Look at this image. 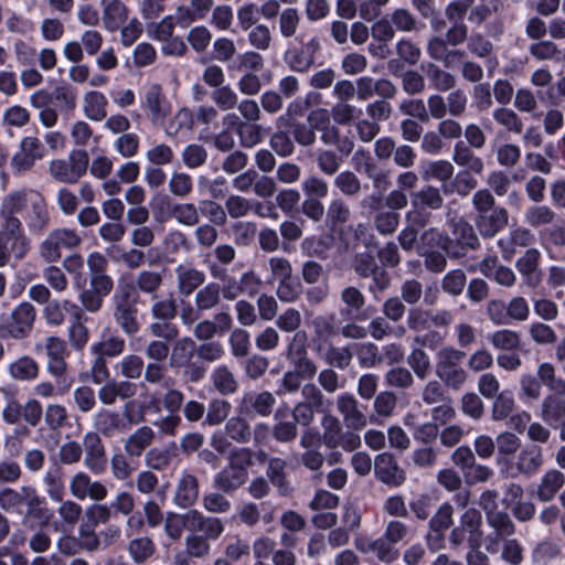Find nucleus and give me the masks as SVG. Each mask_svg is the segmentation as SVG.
Segmentation results:
<instances>
[{
    "label": "nucleus",
    "instance_id": "nucleus-11",
    "mask_svg": "<svg viewBox=\"0 0 565 565\" xmlns=\"http://www.w3.org/2000/svg\"><path fill=\"white\" fill-rule=\"evenodd\" d=\"M89 157L86 150H72L67 159H55L49 164L50 175L57 182L76 183L87 171Z\"/></svg>",
    "mask_w": 565,
    "mask_h": 565
},
{
    "label": "nucleus",
    "instance_id": "nucleus-5",
    "mask_svg": "<svg viewBox=\"0 0 565 565\" xmlns=\"http://www.w3.org/2000/svg\"><path fill=\"white\" fill-rule=\"evenodd\" d=\"M465 351L452 345L439 348L436 352L435 375L450 391H460L469 381V373L462 362Z\"/></svg>",
    "mask_w": 565,
    "mask_h": 565
},
{
    "label": "nucleus",
    "instance_id": "nucleus-27",
    "mask_svg": "<svg viewBox=\"0 0 565 565\" xmlns=\"http://www.w3.org/2000/svg\"><path fill=\"white\" fill-rule=\"evenodd\" d=\"M354 172L364 174L372 181L374 188L381 186L387 175L384 173L369 150L364 148L356 149L351 159Z\"/></svg>",
    "mask_w": 565,
    "mask_h": 565
},
{
    "label": "nucleus",
    "instance_id": "nucleus-43",
    "mask_svg": "<svg viewBox=\"0 0 565 565\" xmlns=\"http://www.w3.org/2000/svg\"><path fill=\"white\" fill-rule=\"evenodd\" d=\"M541 418L554 427L563 425L565 423V399L556 394L546 395L541 405Z\"/></svg>",
    "mask_w": 565,
    "mask_h": 565
},
{
    "label": "nucleus",
    "instance_id": "nucleus-17",
    "mask_svg": "<svg viewBox=\"0 0 565 565\" xmlns=\"http://www.w3.org/2000/svg\"><path fill=\"white\" fill-rule=\"evenodd\" d=\"M449 258L460 259L466 257L468 250H477L481 246L479 233L466 220L465 222L449 228Z\"/></svg>",
    "mask_w": 565,
    "mask_h": 565
},
{
    "label": "nucleus",
    "instance_id": "nucleus-51",
    "mask_svg": "<svg viewBox=\"0 0 565 565\" xmlns=\"http://www.w3.org/2000/svg\"><path fill=\"white\" fill-rule=\"evenodd\" d=\"M169 215L179 225L193 227L200 223L199 207L192 202H174L169 205Z\"/></svg>",
    "mask_w": 565,
    "mask_h": 565
},
{
    "label": "nucleus",
    "instance_id": "nucleus-18",
    "mask_svg": "<svg viewBox=\"0 0 565 565\" xmlns=\"http://www.w3.org/2000/svg\"><path fill=\"white\" fill-rule=\"evenodd\" d=\"M83 462L93 475H103L107 468L106 447L98 433L86 431L82 437Z\"/></svg>",
    "mask_w": 565,
    "mask_h": 565
},
{
    "label": "nucleus",
    "instance_id": "nucleus-28",
    "mask_svg": "<svg viewBox=\"0 0 565 565\" xmlns=\"http://www.w3.org/2000/svg\"><path fill=\"white\" fill-rule=\"evenodd\" d=\"M199 493V479L194 475L185 471L177 481L173 503L178 508L186 509L188 511L196 503Z\"/></svg>",
    "mask_w": 565,
    "mask_h": 565
},
{
    "label": "nucleus",
    "instance_id": "nucleus-25",
    "mask_svg": "<svg viewBox=\"0 0 565 565\" xmlns=\"http://www.w3.org/2000/svg\"><path fill=\"white\" fill-rule=\"evenodd\" d=\"M130 285L137 295H149L151 299L158 298V292L163 285V273L150 269L139 271L135 280L130 278L120 277L117 285Z\"/></svg>",
    "mask_w": 565,
    "mask_h": 565
},
{
    "label": "nucleus",
    "instance_id": "nucleus-47",
    "mask_svg": "<svg viewBox=\"0 0 565 565\" xmlns=\"http://www.w3.org/2000/svg\"><path fill=\"white\" fill-rule=\"evenodd\" d=\"M450 235L438 227H428L420 234L417 253L441 249L449 257Z\"/></svg>",
    "mask_w": 565,
    "mask_h": 565
},
{
    "label": "nucleus",
    "instance_id": "nucleus-49",
    "mask_svg": "<svg viewBox=\"0 0 565 565\" xmlns=\"http://www.w3.org/2000/svg\"><path fill=\"white\" fill-rule=\"evenodd\" d=\"M565 476L556 469L547 470L541 478L537 486L536 495L540 501L548 502L554 499L556 493L563 488Z\"/></svg>",
    "mask_w": 565,
    "mask_h": 565
},
{
    "label": "nucleus",
    "instance_id": "nucleus-21",
    "mask_svg": "<svg viewBox=\"0 0 565 565\" xmlns=\"http://www.w3.org/2000/svg\"><path fill=\"white\" fill-rule=\"evenodd\" d=\"M374 475L380 482L390 488H398L406 481L405 470L391 452H382L375 457Z\"/></svg>",
    "mask_w": 565,
    "mask_h": 565
},
{
    "label": "nucleus",
    "instance_id": "nucleus-53",
    "mask_svg": "<svg viewBox=\"0 0 565 565\" xmlns=\"http://www.w3.org/2000/svg\"><path fill=\"white\" fill-rule=\"evenodd\" d=\"M333 185L343 196L348 198L360 196L363 188H366L360 177L352 170L339 172L333 179Z\"/></svg>",
    "mask_w": 565,
    "mask_h": 565
},
{
    "label": "nucleus",
    "instance_id": "nucleus-12",
    "mask_svg": "<svg viewBox=\"0 0 565 565\" xmlns=\"http://www.w3.org/2000/svg\"><path fill=\"white\" fill-rule=\"evenodd\" d=\"M82 244L81 235L66 227L51 231L39 246V254L46 263H56L61 259V249H73Z\"/></svg>",
    "mask_w": 565,
    "mask_h": 565
},
{
    "label": "nucleus",
    "instance_id": "nucleus-55",
    "mask_svg": "<svg viewBox=\"0 0 565 565\" xmlns=\"http://www.w3.org/2000/svg\"><path fill=\"white\" fill-rule=\"evenodd\" d=\"M191 509L184 513L168 512L163 519L164 533L172 542L181 540L184 531L189 532Z\"/></svg>",
    "mask_w": 565,
    "mask_h": 565
},
{
    "label": "nucleus",
    "instance_id": "nucleus-40",
    "mask_svg": "<svg viewBox=\"0 0 565 565\" xmlns=\"http://www.w3.org/2000/svg\"><path fill=\"white\" fill-rule=\"evenodd\" d=\"M286 468L287 461L280 457H271V459H268L266 467L267 480L281 495H289L294 491L287 478Z\"/></svg>",
    "mask_w": 565,
    "mask_h": 565
},
{
    "label": "nucleus",
    "instance_id": "nucleus-10",
    "mask_svg": "<svg viewBox=\"0 0 565 565\" xmlns=\"http://www.w3.org/2000/svg\"><path fill=\"white\" fill-rule=\"evenodd\" d=\"M543 463V449L535 444H525L505 462L502 471L512 478H531L541 470Z\"/></svg>",
    "mask_w": 565,
    "mask_h": 565
},
{
    "label": "nucleus",
    "instance_id": "nucleus-26",
    "mask_svg": "<svg viewBox=\"0 0 565 565\" xmlns=\"http://www.w3.org/2000/svg\"><path fill=\"white\" fill-rule=\"evenodd\" d=\"M337 409L341 414L348 428L362 430L367 425L366 415L359 408V401L351 393H343L337 397Z\"/></svg>",
    "mask_w": 565,
    "mask_h": 565
},
{
    "label": "nucleus",
    "instance_id": "nucleus-58",
    "mask_svg": "<svg viewBox=\"0 0 565 565\" xmlns=\"http://www.w3.org/2000/svg\"><path fill=\"white\" fill-rule=\"evenodd\" d=\"M194 341L184 337L177 340L171 349L169 365L171 369H181L189 364L194 355Z\"/></svg>",
    "mask_w": 565,
    "mask_h": 565
},
{
    "label": "nucleus",
    "instance_id": "nucleus-60",
    "mask_svg": "<svg viewBox=\"0 0 565 565\" xmlns=\"http://www.w3.org/2000/svg\"><path fill=\"white\" fill-rule=\"evenodd\" d=\"M384 382L387 387L408 391L415 385V376L408 367L396 365L384 374Z\"/></svg>",
    "mask_w": 565,
    "mask_h": 565
},
{
    "label": "nucleus",
    "instance_id": "nucleus-33",
    "mask_svg": "<svg viewBox=\"0 0 565 565\" xmlns=\"http://www.w3.org/2000/svg\"><path fill=\"white\" fill-rule=\"evenodd\" d=\"M313 350L326 364L340 370L347 369L353 359V353L349 347H337L332 340L315 345Z\"/></svg>",
    "mask_w": 565,
    "mask_h": 565
},
{
    "label": "nucleus",
    "instance_id": "nucleus-41",
    "mask_svg": "<svg viewBox=\"0 0 565 565\" xmlns=\"http://www.w3.org/2000/svg\"><path fill=\"white\" fill-rule=\"evenodd\" d=\"M318 108L311 110L305 122L297 121L292 124L291 134L294 140L301 147H312L317 141L318 132Z\"/></svg>",
    "mask_w": 565,
    "mask_h": 565
},
{
    "label": "nucleus",
    "instance_id": "nucleus-52",
    "mask_svg": "<svg viewBox=\"0 0 565 565\" xmlns=\"http://www.w3.org/2000/svg\"><path fill=\"white\" fill-rule=\"evenodd\" d=\"M326 223L331 230H337L348 223L352 217V211L343 198H334L326 210Z\"/></svg>",
    "mask_w": 565,
    "mask_h": 565
},
{
    "label": "nucleus",
    "instance_id": "nucleus-2",
    "mask_svg": "<svg viewBox=\"0 0 565 565\" xmlns=\"http://www.w3.org/2000/svg\"><path fill=\"white\" fill-rule=\"evenodd\" d=\"M476 212L475 225L482 238H492L509 224V212L505 207L497 205L490 189H479L471 198Z\"/></svg>",
    "mask_w": 565,
    "mask_h": 565
},
{
    "label": "nucleus",
    "instance_id": "nucleus-6",
    "mask_svg": "<svg viewBox=\"0 0 565 565\" xmlns=\"http://www.w3.org/2000/svg\"><path fill=\"white\" fill-rule=\"evenodd\" d=\"M43 499L38 494L33 487L25 486L20 489L3 488L0 490V508L10 513H21V508L25 505L28 508L26 513L22 519V523L33 529L32 520L41 518L44 514V509L41 508Z\"/></svg>",
    "mask_w": 565,
    "mask_h": 565
},
{
    "label": "nucleus",
    "instance_id": "nucleus-61",
    "mask_svg": "<svg viewBox=\"0 0 565 565\" xmlns=\"http://www.w3.org/2000/svg\"><path fill=\"white\" fill-rule=\"evenodd\" d=\"M373 402L374 414L370 417V422L377 423V417L388 418L394 414L397 406V396L392 391H383L375 395Z\"/></svg>",
    "mask_w": 565,
    "mask_h": 565
},
{
    "label": "nucleus",
    "instance_id": "nucleus-45",
    "mask_svg": "<svg viewBox=\"0 0 565 565\" xmlns=\"http://www.w3.org/2000/svg\"><path fill=\"white\" fill-rule=\"evenodd\" d=\"M486 521L493 530V532L487 536V541L494 545H497L500 540H504L512 535L515 531L512 519L504 511H497L486 515Z\"/></svg>",
    "mask_w": 565,
    "mask_h": 565
},
{
    "label": "nucleus",
    "instance_id": "nucleus-63",
    "mask_svg": "<svg viewBox=\"0 0 565 565\" xmlns=\"http://www.w3.org/2000/svg\"><path fill=\"white\" fill-rule=\"evenodd\" d=\"M39 372V364L28 355L17 359L9 365V374L17 381H32L38 377Z\"/></svg>",
    "mask_w": 565,
    "mask_h": 565
},
{
    "label": "nucleus",
    "instance_id": "nucleus-57",
    "mask_svg": "<svg viewBox=\"0 0 565 565\" xmlns=\"http://www.w3.org/2000/svg\"><path fill=\"white\" fill-rule=\"evenodd\" d=\"M193 302L198 305L203 313L216 309L221 303L218 295V282L211 281L194 292Z\"/></svg>",
    "mask_w": 565,
    "mask_h": 565
},
{
    "label": "nucleus",
    "instance_id": "nucleus-59",
    "mask_svg": "<svg viewBox=\"0 0 565 565\" xmlns=\"http://www.w3.org/2000/svg\"><path fill=\"white\" fill-rule=\"evenodd\" d=\"M274 439L281 444H290L297 439L298 424L294 420L284 419L280 409L275 413V424L271 428Z\"/></svg>",
    "mask_w": 565,
    "mask_h": 565
},
{
    "label": "nucleus",
    "instance_id": "nucleus-19",
    "mask_svg": "<svg viewBox=\"0 0 565 565\" xmlns=\"http://www.w3.org/2000/svg\"><path fill=\"white\" fill-rule=\"evenodd\" d=\"M430 213L424 211H408L405 214V225L401 230L397 241L405 252H417L419 245L420 230L425 228L430 222Z\"/></svg>",
    "mask_w": 565,
    "mask_h": 565
},
{
    "label": "nucleus",
    "instance_id": "nucleus-54",
    "mask_svg": "<svg viewBox=\"0 0 565 565\" xmlns=\"http://www.w3.org/2000/svg\"><path fill=\"white\" fill-rule=\"evenodd\" d=\"M301 24V15L296 8L284 9L278 15V32L285 40L301 38L303 33L298 34Z\"/></svg>",
    "mask_w": 565,
    "mask_h": 565
},
{
    "label": "nucleus",
    "instance_id": "nucleus-50",
    "mask_svg": "<svg viewBox=\"0 0 565 565\" xmlns=\"http://www.w3.org/2000/svg\"><path fill=\"white\" fill-rule=\"evenodd\" d=\"M108 100L98 90H89L83 97V113L93 121H102L107 116Z\"/></svg>",
    "mask_w": 565,
    "mask_h": 565
},
{
    "label": "nucleus",
    "instance_id": "nucleus-31",
    "mask_svg": "<svg viewBox=\"0 0 565 565\" xmlns=\"http://www.w3.org/2000/svg\"><path fill=\"white\" fill-rule=\"evenodd\" d=\"M42 158V143L35 137H25L20 143V150L13 156L11 166L17 172L30 170L38 159Z\"/></svg>",
    "mask_w": 565,
    "mask_h": 565
},
{
    "label": "nucleus",
    "instance_id": "nucleus-39",
    "mask_svg": "<svg viewBox=\"0 0 565 565\" xmlns=\"http://www.w3.org/2000/svg\"><path fill=\"white\" fill-rule=\"evenodd\" d=\"M444 202L440 190L431 184L425 185L411 194L412 211H437L444 206Z\"/></svg>",
    "mask_w": 565,
    "mask_h": 565
},
{
    "label": "nucleus",
    "instance_id": "nucleus-62",
    "mask_svg": "<svg viewBox=\"0 0 565 565\" xmlns=\"http://www.w3.org/2000/svg\"><path fill=\"white\" fill-rule=\"evenodd\" d=\"M215 390L222 395L234 394L238 390V381L227 365L217 366L211 374Z\"/></svg>",
    "mask_w": 565,
    "mask_h": 565
},
{
    "label": "nucleus",
    "instance_id": "nucleus-46",
    "mask_svg": "<svg viewBox=\"0 0 565 565\" xmlns=\"http://www.w3.org/2000/svg\"><path fill=\"white\" fill-rule=\"evenodd\" d=\"M495 449L498 451L497 463L501 466V469L523 446L521 438L516 436L515 433L509 430L498 434L495 437Z\"/></svg>",
    "mask_w": 565,
    "mask_h": 565
},
{
    "label": "nucleus",
    "instance_id": "nucleus-34",
    "mask_svg": "<svg viewBox=\"0 0 565 565\" xmlns=\"http://www.w3.org/2000/svg\"><path fill=\"white\" fill-rule=\"evenodd\" d=\"M335 312L319 313L310 321L313 347L331 341L339 334L340 326Z\"/></svg>",
    "mask_w": 565,
    "mask_h": 565
},
{
    "label": "nucleus",
    "instance_id": "nucleus-23",
    "mask_svg": "<svg viewBox=\"0 0 565 565\" xmlns=\"http://www.w3.org/2000/svg\"><path fill=\"white\" fill-rule=\"evenodd\" d=\"M142 107L152 124L158 125L164 121L170 113V104L159 84H151L146 88Z\"/></svg>",
    "mask_w": 565,
    "mask_h": 565
},
{
    "label": "nucleus",
    "instance_id": "nucleus-1",
    "mask_svg": "<svg viewBox=\"0 0 565 565\" xmlns=\"http://www.w3.org/2000/svg\"><path fill=\"white\" fill-rule=\"evenodd\" d=\"M89 373L92 382L99 385L97 388V399L103 406H113L118 401L134 399L137 394V384L130 381H119L110 377L109 367L106 359L99 354H94Z\"/></svg>",
    "mask_w": 565,
    "mask_h": 565
},
{
    "label": "nucleus",
    "instance_id": "nucleus-38",
    "mask_svg": "<svg viewBox=\"0 0 565 565\" xmlns=\"http://www.w3.org/2000/svg\"><path fill=\"white\" fill-rule=\"evenodd\" d=\"M395 544L381 536L374 540L356 542V548L362 553H372L375 557L385 564L395 562L399 552L394 547Z\"/></svg>",
    "mask_w": 565,
    "mask_h": 565
},
{
    "label": "nucleus",
    "instance_id": "nucleus-56",
    "mask_svg": "<svg viewBox=\"0 0 565 565\" xmlns=\"http://www.w3.org/2000/svg\"><path fill=\"white\" fill-rule=\"evenodd\" d=\"M408 369L414 376L420 381H426L433 370L430 356L423 348H414L407 355Z\"/></svg>",
    "mask_w": 565,
    "mask_h": 565
},
{
    "label": "nucleus",
    "instance_id": "nucleus-22",
    "mask_svg": "<svg viewBox=\"0 0 565 565\" xmlns=\"http://www.w3.org/2000/svg\"><path fill=\"white\" fill-rule=\"evenodd\" d=\"M224 531L225 524L220 518L205 514L198 509H191L190 533L214 542L223 535Z\"/></svg>",
    "mask_w": 565,
    "mask_h": 565
},
{
    "label": "nucleus",
    "instance_id": "nucleus-9",
    "mask_svg": "<svg viewBox=\"0 0 565 565\" xmlns=\"http://www.w3.org/2000/svg\"><path fill=\"white\" fill-rule=\"evenodd\" d=\"M482 514L476 508L466 509L460 518L459 524L454 526L449 534V543L454 550L460 547L465 542L469 547H480L483 536Z\"/></svg>",
    "mask_w": 565,
    "mask_h": 565
},
{
    "label": "nucleus",
    "instance_id": "nucleus-48",
    "mask_svg": "<svg viewBox=\"0 0 565 565\" xmlns=\"http://www.w3.org/2000/svg\"><path fill=\"white\" fill-rule=\"evenodd\" d=\"M422 70L425 72L430 86L437 92H449L457 84V78L452 73L433 62L423 65Z\"/></svg>",
    "mask_w": 565,
    "mask_h": 565
},
{
    "label": "nucleus",
    "instance_id": "nucleus-13",
    "mask_svg": "<svg viewBox=\"0 0 565 565\" xmlns=\"http://www.w3.org/2000/svg\"><path fill=\"white\" fill-rule=\"evenodd\" d=\"M299 45L290 44L284 53V61L290 70L299 73L308 72L315 64L316 54L321 45L317 36L297 38Z\"/></svg>",
    "mask_w": 565,
    "mask_h": 565
},
{
    "label": "nucleus",
    "instance_id": "nucleus-36",
    "mask_svg": "<svg viewBox=\"0 0 565 565\" xmlns=\"http://www.w3.org/2000/svg\"><path fill=\"white\" fill-rule=\"evenodd\" d=\"M534 242V235L523 226L512 228L508 236L498 241V247L503 259L509 260L515 254L518 247H527Z\"/></svg>",
    "mask_w": 565,
    "mask_h": 565
},
{
    "label": "nucleus",
    "instance_id": "nucleus-32",
    "mask_svg": "<svg viewBox=\"0 0 565 565\" xmlns=\"http://www.w3.org/2000/svg\"><path fill=\"white\" fill-rule=\"evenodd\" d=\"M340 301L343 308L340 310V317L343 320H362L364 317L361 315L366 298L364 294L355 286H345L340 291Z\"/></svg>",
    "mask_w": 565,
    "mask_h": 565
},
{
    "label": "nucleus",
    "instance_id": "nucleus-15",
    "mask_svg": "<svg viewBox=\"0 0 565 565\" xmlns=\"http://www.w3.org/2000/svg\"><path fill=\"white\" fill-rule=\"evenodd\" d=\"M68 490L71 495L78 500L104 501L108 497L107 486L100 480L93 479L88 471L77 470L70 478Z\"/></svg>",
    "mask_w": 565,
    "mask_h": 565
},
{
    "label": "nucleus",
    "instance_id": "nucleus-4",
    "mask_svg": "<svg viewBox=\"0 0 565 565\" xmlns=\"http://www.w3.org/2000/svg\"><path fill=\"white\" fill-rule=\"evenodd\" d=\"M139 295L130 285H117L111 296L113 319L127 337L141 329L139 321Z\"/></svg>",
    "mask_w": 565,
    "mask_h": 565
},
{
    "label": "nucleus",
    "instance_id": "nucleus-44",
    "mask_svg": "<svg viewBox=\"0 0 565 565\" xmlns=\"http://www.w3.org/2000/svg\"><path fill=\"white\" fill-rule=\"evenodd\" d=\"M25 223L32 234H42L50 223V215L46 202L42 194L39 192L32 203V210L25 215Z\"/></svg>",
    "mask_w": 565,
    "mask_h": 565
},
{
    "label": "nucleus",
    "instance_id": "nucleus-24",
    "mask_svg": "<svg viewBox=\"0 0 565 565\" xmlns=\"http://www.w3.org/2000/svg\"><path fill=\"white\" fill-rule=\"evenodd\" d=\"M177 289L182 296H190L205 285L206 274L191 263H180L174 268Z\"/></svg>",
    "mask_w": 565,
    "mask_h": 565
},
{
    "label": "nucleus",
    "instance_id": "nucleus-42",
    "mask_svg": "<svg viewBox=\"0 0 565 565\" xmlns=\"http://www.w3.org/2000/svg\"><path fill=\"white\" fill-rule=\"evenodd\" d=\"M451 160L458 167L466 169L468 172L481 174L484 170L483 160L478 157L472 148L463 141H458L452 150Z\"/></svg>",
    "mask_w": 565,
    "mask_h": 565
},
{
    "label": "nucleus",
    "instance_id": "nucleus-35",
    "mask_svg": "<svg viewBox=\"0 0 565 565\" xmlns=\"http://www.w3.org/2000/svg\"><path fill=\"white\" fill-rule=\"evenodd\" d=\"M29 247L28 239L20 232H0V266H4L10 255L22 258Z\"/></svg>",
    "mask_w": 565,
    "mask_h": 565
},
{
    "label": "nucleus",
    "instance_id": "nucleus-64",
    "mask_svg": "<svg viewBox=\"0 0 565 565\" xmlns=\"http://www.w3.org/2000/svg\"><path fill=\"white\" fill-rule=\"evenodd\" d=\"M489 342L494 350L516 351L521 347V334L515 330L500 329L489 335Z\"/></svg>",
    "mask_w": 565,
    "mask_h": 565
},
{
    "label": "nucleus",
    "instance_id": "nucleus-16",
    "mask_svg": "<svg viewBox=\"0 0 565 565\" xmlns=\"http://www.w3.org/2000/svg\"><path fill=\"white\" fill-rule=\"evenodd\" d=\"M35 308L30 302L20 303L8 321L0 324V338L24 339L29 335L35 320Z\"/></svg>",
    "mask_w": 565,
    "mask_h": 565
},
{
    "label": "nucleus",
    "instance_id": "nucleus-30",
    "mask_svg": "<svg viewBox=\"0 0 565 565\" xmlns=\"http://www.w3.org/2000/svg\"><path fill=\"white\" fill-rule=\"evenodd\" d=\"M154 439L156 431L150 426L143 425L124 439L122 448L127 452V457L138 459L150 449L149 447L153 444Z\"/></svg>",
    "mask_w": 565,
    "mask_h": 565
},
{
    "label": "nucleus",
    "instance_id": "nucleus-14",
    "mask_svg": "<svg viewBox=\"0 0 565 565\" xmlns=\"http://www.w3.org/2000/svg\"><path fill=\"white\" fill-rule=\"evenodd\" d=\"M38 191L32 189H23L7 194L0 205V216L3 222V228L7 232H20L21 221L17 216L21 214V205L29 202L32 205Z\"/></svg>",
    "mask_w": 565,
    "mask_h": 565
},
{
    "label": "nucleus",
    "instance_id": "nucleus-8",
    "mask_svg": "<svg viewBox=\"0 0 565 565\" xmlns=\"http://www.w3.org/2000/svg\"><path fill=\"white\" fill-rule=\"evenodd\" d=\"M501 0H454L445 9V15L449 21H459L469 11L468 20L477 25L482 24L488 18L499 11Z\"/></svg>",
    "mask_w": 565,
    "mask_h": 565
},
{
    "label": "nucleus",
    "instance_id": "nucleus-3",
    "mask_svg": "<svg viewBox=\"0 0 565 565\" xmlns=\"http://www.w3.org/2000/svg\"><path fill=\"white\" fill-rule=\"evenodd\" d=\"M252 466V449L246 447L232 449L227 456V465L213 478L214 487L223 493H234L247 482Z\"/></svg>",
    "mask_w": 565,
    "mask_h": 565
},
{
    "label": "nucleus",
    "instance_id": "nucleus-29",
    "mask_svg": "<svg viewBox=\"0 0 565 565\" xmlns=\"http://www.w3.org/2000/svg\"><path fill=\"white\" fill-rule=\"evenodd\" d=\"M114 285L89 280V288H82L78 301L83 312L96 313L103 306L105 298L111 292Z\"/></svg>",
    "mask_w": 565,
    "mask_h": 565
},
{
    "label": "nucleus",
    "instance_id": "nucleus-7",
    "mask_svg": "<svg viewBox=\"0 0 565 565\" xmlns=\"http://www.w3.org/2000/svg\"><path fill=\"white\" fill-rule=\"evenodd\" d=\"M132 407L131 399L124 406V412L119 413L109 406L99 408L93 417V433H98V437L113 438L117 435H122L129 429L130 424H136V420L130 414Z\"/></svg>",
    "mask_w": 565,
    "mask_h": 565
},
{
    "label": "nucleus",
    "instance_id": "nucleus-20",
    "mask_svg": "<svg viewBox=\"0 0 565 565\" xmlns=\"http://www.w3.org/2000/svg\"><path fill=\"white\" fill-rule=\"evenodd\" d=\"M275 404L276 397L268 391L246 392L238 402L237 414L245 417L253 415L268 417L273 413Z\"/></svg>",
    "mask_w": 565,
    "mask_h": 565
},
{
    "label": "nucleus",
    "instance_id": "nucleus-37",
    "mask_svg": "<svg viewBox=\"0 0 565 565\" xmlns=\"http://www.w3.org/2000/svg\"><path fill=\"white\" fill-rule=\"evenodd\" d=\"M100 6L103 25L107 31H117L127 21L129 9L121 0H100Z\"/></svg>",
    "mask_w": 565,
    "mask_h": 565
}]
</instances>
